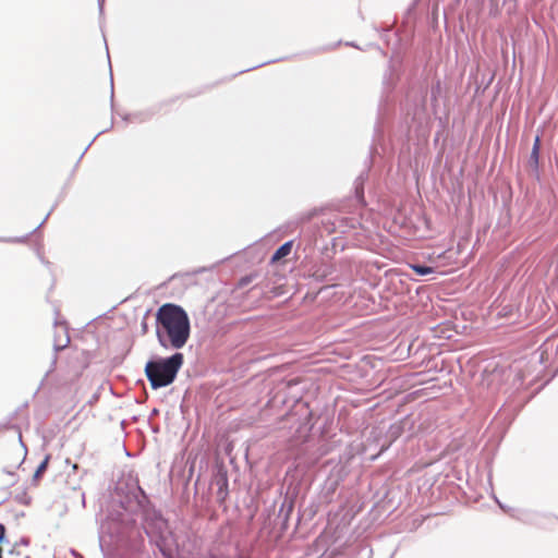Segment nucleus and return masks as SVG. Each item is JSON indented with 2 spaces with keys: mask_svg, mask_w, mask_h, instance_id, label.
Returning a JSON list of instances; mask_svg holds the SVG:
<instances>
[{
  "mask_svg": "<svg viewBox=\"0 0 558 558\" xmlns=\"http://www.w3.org/2000/svg\"><path fill=\"white\" fill-rule=\"evenodd\" d=\"M156 337L163 349L180 350L191 336V322L183 307L162 304L156 312Z\"/></svg>",
  "mask_w": 558,
  "mask_h": 558,
  "instance_id": "obj_1",
  "label": "nucleus"
},
{
  "mask_svg": "<svg viewBox=\"0 0 558 558\" xmlns=\"http://www.w3.org/2000/svg\"><path fill=\"white\" fill-rule=\"evenodd\" d=\"M184 363L182 353L177 352L169 357L149 361L145 365V374L153 389L171 385Z\"/></svg>",
  "mask_w": 558,
  "mask_h": 558,
  "instance_id": "obj_2",
  "label": "nucleus"
},
{
  "mask_svg": "<svg viewBox=\"0 0 558 558\" xmlns=\"http://www.w3.org/2000/svg\"><path fill=\"white\" fill-rule=\"evenodd\" d=\"M293 242L288 241L282 244L272 255L271 263H277L288 256L292 251Z\"/></svg>",
  "mask_w": 558,
  "mask_h": 558,
  "instance_id": "obj_3",
  "label": "nucleus"
},
{
  "mask_svg": "<svg viewBox=\"0 0 558 558\" xmlns=\"http://www.w3.org/2000/svg\"><path fill=\"white\" fill-rule=\"evenodd\" d=\"M56 331L58 332H61L63 336L60 337L56 342H54V348L57 350H61V349H64L69 342H70V337L66 332V328L63 326V325H57L56 326Z\"/></svg>",
  "mask_w": 558,
  "mask_h": 558,
  "instance_id": "obj_4",
  "label": "nucleus"
},
{
  "mask_svg": "<svg viewBox=\"0 0 558 558\" xmlns=\"http://www.w3.org/2000/svg\"><path fill=\"white\" fill-rule=\"evenodd\" d=\"M410 267L420 276H426L435 271L434 267L422 266L416 264H412L410 265Z\"/></svg>",
  "mask_w": 558,
  "mask_h": 558,
  "instance_id": "obj_5",
  "label": "nucleus"
},
{
  "mask_svg": "<svg viewBox=\"0 0 558 558\" xmlns=\"http://www.w3.org/2000/svg\"><path fill=\"white\" fill-rule=\"evenodd\" d=\"M539 148H541V138H539V136H536L534 144H533L532 154H531V157L535 160V162H537V160H538Z\"/></svg>",
  "mask_w": 558,
  "mask_h": 558,
  "instance_id": "obj_6",
  "label": "nucleus"
},
{
  "mask_svg": "<svg viewBox=\"0 0 558 558\" xmlns=\"http://www.w3.org/2000/svg\"><path fill=\"white\" fill-rule=\"evenodd\" d=\"M5 534H7L5 526L2 523H0V558H3L2 544L5 541Z\"/></svg>",
  "mask_w": 558,
  "mask_h": 558,
  "instance_id": "obj_7",
  "label": "nucleus"
},
{
  "mask_svg": "<svg viewBox=\"0 0 558 558\" xmlns=\"http://www.w3.org/2000/svg\"><path fill=\"white\" fill-rule=\"evenodd\" d=\"M49 457H46L45 460L37 466V477L41 472L45 471L47 463H48Z\"/></svg>",
  "mask_w": 558,
  "mask_h": 558,
  "instance_id": "obj_8",
  "label": "nucleus"
},
{
  "mask_svg": "<svg viewBox=\"0 0 558 558\" xmlns=\"http://www.w3.org/2000/svg\"><path fill=\"white\" fill-rule=\"evenodd\" d=\"M156 524H157V525H158V527H160V529H161L162 526H165V527H166V522H165L163 520H158V521L156 522Z\"/></svg>",
  "mask_w": 558,
  "mask_h": 558,
  "instance_id": "obj_9",
  "label": "nucleus"
},
{
  "mask_svg": "<svg viewBox=\"0 0 558 558\" xmlns=\"http://www.w3.org/2000/svg\"><path fill=\"white\" fill-rule=\"evenodd\" d=\"M146 531H147V534L150 535L151 537L154 536V532L153 530L150 529V526H147L146 527Z\"/></svg>",
  "mask_w": 558,
  "mask_h": 558,
  "instance_id": "obj_10",
  "label": "nucleus"
}]
</instances>
